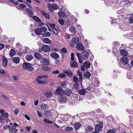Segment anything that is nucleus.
Returning <instances> with one entry per match:
<instances>
[{
  "instance_id": "3c124183",
  "label": "nucleus",
  "mask_w": 133,
  "mask_h": 133,
  "mask_svg": "<svg viewBox=\"0 0 133 133\" xmlns=\"http://www.w3.org/2000/svg\"><path fill=\"white\" fill-rule=\"evenodd\" d=\"M39 84H44L45 83H46V82H44L43 81L41 80H38L36 81Z\"/></svg>"
},
{
  "instance_id": "f8f14e48",
  "label": "nucleus",
  "mask_w": 133,
  "mask_h": 133,
  "mask_svg": "<svg viewBox=\"0 0 133 133\" xmlns=\"http://www.w3.org/2000/svg\"><path fill=\"white\" fill-rule=\"evenodd\" d=\"M41 62V64L44 65H48L49 64L48 60L44 58H42Z\"/></svg>"
},
{
  "instance_id": "aec40b11",
  "label": "nucleus",
  "mask_w": 133,
  "mask_h": 133,
  "mask_svg": "<svg viewBox=\"0 0 133 133\" xmlns=\"http://www.w3.org/2000/svg\"><path fill=\"white\" fill-rule=\"evenodd\" d=\"M26 11L28 13L29 16L30 17H31L34 15V12L32 11L29 8H26L25 9Z\"/></svg>"
},
{
  "instance_id": "bf43d9fd",
  "label": "nucleus",
  "mask_w": 133,
  "mask_h": 133,
  "mask_svg": "<svg viewBox=\"0 0 133 133\" xmlns=\"http://www.w3.org/2000/svg\"><path fill=\"white\" fill-rule=\"evenodd\" d=\"M107 133H115V132L113 130H109Z\"/></svg>"
},
{
  "instance_id": "e2e57ef3",
  "label": "nucleus",
  "mask_w": 133,
  "mask_h": 133,
  "mask_svg": "<svg viewBox=\"0 0 133 133\" xmlns=\"http://www.w3.org/2000/svg\"><path fill=\"white\" fill-rule=\"evenodd\" d=\"M42 78V76H38L36 78V81H38L41 79Z\"/></svg>"
},
{
  "instance_id": "412c9836",
  "label": "nucleus",
  "mask_w": 133,
  "mask_h": 133,
  "mask_svg": "<svg viewBox=\"0 0 133 133\" xmlns=\"http://www.w3.org/2000/svg\"><path fill=\"white\" fill-rule=\"evenodd\" d=\"M33 58V57L31 55H28L26 56L25 59L26 60L28 61H30L32 60Z\"/></svg>"
},
{
  "instance_id": "6e6552de",
  "label": "nucleus",
  "mask_w": 133,
  "mask_h": 133,
  "mask_svg": "<svg viewBox=\"0 0 133 133\" xmlns=\"http://www.w3.org/2000/svg\"><path fill=\"white\" fill-rule=\"evenodd\" d=\"M42 50L45 52L49 51L50 50V47L46 45H43L41 48Z\"/></svg>"
},
{
  "instance_id": "7c9ffc66",
  "label": "nucleus",
  "mask_w": 133,
  "mask_h": 133,
  "mask_svg": "<svg viewBox=\"0 0 133 133\" xmlns=\"http://www.w3.org/2000/svg\"><path fill=\"white\" fill-rule=\"evenodd\" d=\"M43 41L44 42L47 43H50L51 42V41L48 38H44L43 39Z\"/></svg>"
},
{
  "instance_id": "f03ea898",
  "label": "nucleus",
  "mask_w": 133,
  "mask_h": 133,
  "mask_svg": "<svg viewBox=\"0 0 133 133\" xmlns=\"http://www.w3.org/2000/svg\"><path fill=\"white\" fill-rule=\"evenodd\" d=\"M48 7V10L50 12H53L54 10H57L59 8L58 6L56 4H51L50 3L49 4Z\"/></svg>"
},
{
  "instance_id": "c85d7f7f",
  "label": "nucleus",
  "mask_w": 133,
  "mask_h": 133,
  "mask_svg": "<svg viewBox=\"0 0 133 133\" xmlns=\"http://www.w3.org/2000/svg\"><path fill=\"white\" fill-rule=\"evenodd\" d=\"M33 18L35 21L36 22H41V19L36 16H33Z\"/></svg>"
},
{
  "instance_id": "37998d69",
  "label": "nucleus",
  "mask_w": 133,
  "mask_h": 133,
  "mask_svg": "<svg viewBox=\"0 0 133 133\" xmlns=\"http://www.w3.org/2000/svg\"><path fill=\"white\" fill-rule=\"evenodd\" d=\"M58 21L60 25H64V21L62 19H59L58 20Z\"/></svg>"
},
{
  "instance_id": "6e6d98bb",
  "label": "nucleus",
  "mask_w": 133,
  "mask_h": 133,
  "mask_svg": "<svg viewBox=\"0 0 133 133\" xmlns=\"http://www.w3.org/2000/svg\"><path fill=\"white\" fill-rule=\"evenodd\" d=\"M4 45L3 44H0V50H2L4 47Z\"/></svg>"
},
{
  "instance_id": "09e8293b",
  "label": "nucleus",
  "mask_w": 133,
  "mask_h": 133,
  "mask_svg": "<svg viewBox=\"0 0 133 133\" xmlns=\"http://www.w3.org/2000/svg\"><path fill=\"white\" fill-rule=\"evenodd\" d=\"M61 85L62 87L64 88L66 87V84L65 82H61Z\"/></svg>"
},
{
  "instance_id": "c756f323",
  "label": "nucleus",
  "mask_w": 133,
  "mask_h": 133,
  "mask_svg": "<svg viewBox=\"0 0 133 133\" xmlns=\"http://www.w3.org/2000/svg\"><path fill=\"white\" fill-rule=\"evenodd\" d=\"M34 56L36 58L39 59H40L42 57L41 55L38 53H35L34 54Z\"/></svg>"
},
{
  "instance_id": "338daca9",
  "label": "nucleus",
  "mask_w": 133,
  "mask_h": 133,
  "mask_svg": "<svg viewBox=\"0 0 133 133\" xmlns=\"http://www.w3.org/2000/svg\"><path fill=\"white\" fill-rule=\"evenodd\" d=\"M130 22L131 23H133V16L130 18Z\"/></svg>"
},
{
  "instance_id": "4468645a",
  "label": "nucleus",
  "mask_w": 133,
  "mask_h": 133,
  "mask_svg": "<svg viewBox=\"0 0 133 133\" xmlns=\"http://www.w3.org/2000/svg\"><path fill=\"white\" fill-rule=\"evenodd\" d=\"M66 96L64 95V96L63 95H62L60 96L58 100L60 102H64L66 101Z\"/></svg>"
},
{
  "instance_id": "a19ab883",
  "label": "nucleus",
  "mask_w": 133,
  "mask_h": 133,
  "mask_svg": "<svg viewBox=\"0 0 133 133\" xmlns=\"http://www.w3.org/2000/svg\"><path fill=\"white\" fill-rule=\"evenodd\" d=\"M65 129L66 130L68 131H72L73 129V128L72 127H66Z\"/></svg>"
},
{
  "instance_id": "f3484780",
  "label": "nucleus",
  "mask_w": 133,
  "mask_h": 133,
  "mask_svg": "<svg viewBox=\"0 0 133 133\" xmlns=\"http://www.w3.org/2000/svg\"><path fill=\"white\" fill-rule=\"evenodd\" d=\"M71 66L72 67L77 68L78 66V65L74 59L71 60L70 61Z\"/></svg>"
},
{
  "instance_id": "774afa93",
  "label": "nucleus",
  "mask_w": 133,
  "mask_h": 133,
  "mask_svg": "<svg viewBox=\"0 0 133 133\" xmlns=\"http://www.w3.org/2000/svg\"><path fill=\"white\" fill-rule=\"evenodd\" d=\"M129 120H130V121L131 122H133V117L132 116H129Z\"/></svg>"
},
{
  "instance_id": "49530a36",
  "label": "nucleus",
  "mask_w": 133,
  "mask_h": 133,
  "mask_svg": "<svg viewBox=\"0 0 133 133\" xmlns=\"http://www.w3.org/2000/svg\"><path fill=\"white\" fill-rule=\"evenodd\" d=\"M44 122L48 123H50L51 124H53V123L52 121L46 119H44Z\"/></svg>"
},
{
  "instance_id": "79ce46f5",
  "label": "nucleus",
  "mask_w": 133,
  "mask_h": 133,
  "mask_svg": "<svg viewBox=\"0 0 133 133\" xmlns=\"http://www.w3.org/2000/svg\"><path fill=\"white\" fill-rule=\"evenodd\" d=\"M58 76L60 78H64L66 77V75L65 74L62 73L59 74V75Z\"/></svg>"
},
{
  "instance_id": "052dcab7",
  "label": "nucleus",
  "mask_w": 133,
  "mask_h": 133,
  "mask_svg": "<svg viewBox=\"0 0 133 133\" xmlns=\"http://www.w3.org/2000/svg\"><path fill=\"white\" fill-rule=\"evenodd\" d=\"M50 26L51 27V28L52 29V30H53V29L54 28H55V24H50Z\"/></svg>"
},
{
  "instance_id": "72a5a7b5",
  "label": "nucleus",
  "mask_w": 133,
  "mask_h": 133,
  "mask_svg": "<svg viewBox=\"0 0 133 133\" xmlns=\"http://www.w3.org/2000/svg\"><path fill=\"white\" fill-rule=\"evenodd\" d=\"M70 31L72 33H74L76 32V29L74 27L71 26L69 28Z\"/></svg>"
},
{
  "instance_id": "473e14b6",
  "label": "nucleus",
  "mask_w": 133,
  "mask_h": 133,
  "mask_svg": "<svg viewBox=\"0 0 133 133\" xmlns=\"http://www.w3.org/2000/svg\"><path fill=\"white\" fill-rule=\"evenodd\" d=\"M51 112L50 110L46 111L45 113V115L48 117H50L51 114Z\"/></svg>"
},
{
  "instance_id": "39448f33",
  "label": "nucleus",
  "mask_w": 133,
  "mask_h": 133,
  "mask_svg": "<svg viewBox=\"0 0 133 133\" xmlns=\"http://www.w3.org/2000/svg\"><path fill=\"white\" fill-rule=\"evenodd\" d=\"M103 127V122H101L100 124H97L95 125V130L99 133L102 130Z\"/></svg>"
},
{
  "instance_id": "ddd939ff",
  "label": "nucleus",
  "mask_w": 133,
  "mask_h": 133,
  "mask_svg": "<svg viewBox=\"0 0 133 133\" xmlns=\"http://www.w3.org/2000/svg\"><path fill=\"white\" fill-rule=\"evenodd\" d=\"M82 125V124L79 122H76L74 124V127L76 130H77Z\"/></svg>"
},
{
  "instance_id": "4d7b16f0",
  "label": "nucleus",
  "mask_w": 133,
  "mask_h": 133,
  "mask_svg": "<svg viewBox=\"0 0 133 133\" xmlns=\"http://www.w3.org/2000/svg\"><path fill=\"white\" fill-rule=\"evenodd\" d=\"M59 73V71L58 70H56V71H53L52 72V73L53 74H58Z\"/></svg>"
},
{
  "instance_id": "9b49d317",
  "label": "nucleus",
  "mask_w": 133,
  "mask_h": 133,
  "mask_svg": "<svg viewBox=\"0 0 133 133\" xmlns=\"http://www.w3.org/2000/svg\"><path fill=\"white\" fill-rule=\"evenodd\" d=\"M47 98H49L52 96V94L51 91L50 90H49L45 92V94L44 95Z\"/></svg>"
},
{
  "instance_id": "dca6fc26",
  "label": "nucleus",
  "mask_w": 133,
  "mask_h": 133,
  "mask_svg": "<svg viewBox=\"0 0 133 133\" xmlns=\"http://www.w3.org/2000/svg\"><path fill=\"white\" fill-rule=\"evenodd\" d=\"M82 54V58L84 60H86L89 56V53L87 52V51H83Z\"/></svg>"
},
{
  "instance_id": "c9c22d12",
  "label": "nucleus",
  "mask_w": 133,
  "mask_h": 133,
  "mask_svg": "<svg viewBox=\"0 0 133 133\" xmlns=\"http://www.w3.org/2000/svg\"><path fill=\"white\" fill-rule=\"evenodd\" d=\"M79 94L81 95H84L86 93L85 90L83 89H81L79 91Z\"/></svg>"
},
{
  "instance_id": "13d9d810",
  "label": "nucleus",
  "mask_w": 133,
  "mask_h": 133,
  "mask_svg": "<svg viewBox=\"0 0 133 133\" xmlns=\"http://www.w3.org/2000/svg\"><path fill=\"white\" fill-rule=\"evenodd\" d=\"M6 71L2 70V69H0V73L2 74H4L5 73Z\"/></svg>"
},
{
  "instance_id": "ea45409f",
  "label": "nucleus",
  "mask_w": 133,
  "mask_h": 133,
  "mask_svg": "<svg viewBox=\"0 0 133 133\" xmlns=\"http://www.w3.org/2000/svg\"><path fill=\"white\" fill-rule=\"evenodd\" d=\"M61 51L62 53L65 54L67 53L66 49V48H64L61 49Z\"/></svg>"
},
{
  "instance_id": "4be33fe9",
  "label": "nucleus",
  "mask_w": 133,
  "mask_h": 133,
  "mask_svg": "<svg viewBox=\"0 0 133 133\" xmlns=\"http://www.w3.org/2000/svg\"><path fill=\"white\" fill-rule=\"evenodd\" d=\"M121 54L122 55L125 57L128 55V52L127 51L124 49H122L120 51Z\"/></svg>"
},
{
  "instance_id": "a211bd4d",
  "label": "nucleus",
  "mask_w": 133,
  "mask_h": 133,
  "mask_svg": "<svg viewBox=\"0 0 133 133\" xmlns=\"http://www.w3.org/2000/svg\"><path fill=\"white\" fill-rule=\"evenodd\" d=\"M12 60L14 63H19L20 62V58L18 57H15L12 58Z\"/></svg>"
},
{
  "instance_id": "58836bf2",
  "label": "nucleus",
  "mask_w": 133,
  "mask_h": 133,
  "mask_svg": "<svg viewBox=\"0 0 133 133\" xmlns=\"http://www.w3.org/2000/svg\"><path fill=\"white\" fill-rule=\"evenodd\" d=\"M41 32H45L47 31V29L46 28L45 26H42L40 28Z\"/></svg>"
},
{
  "instance_id": "4c0bfd02",
  "label": "nucleus",
  "mask_w": 133,
  "mask_h": 133,
  "mask_svg": "<svg viewBox=\"0 0 133 133\" xmlns=\"http://www.w3.org/2000/svg\"><path fill=\"white\" fill-rule=\"evenodd\" d=\"M79 84L78 82L75 83L73 84V87L74 89H77L78 88V86H79Z\"/></svg>"
},
{
  "instance_id": "680f3d73",
  "label": "nucleus",
  "mask_w": 133,
  "mask_h": 133,
  "mask_svg": "<svg viewBox=\"0 0 133 133\" xmlns=\"http://www.w3.org/2000/svg\"><path fill=\"white\" fill-rule=\"evenodd\" d=\"M71 60H73L74 59V54L72 52L71 53Z\"/></svg>"
},
{
  "instance_id": "0eeeda50",
  "label": "nucleus",
  "mask_w": 133,
  "mask_h": 133,
  "mask_svg": "<svg viewBox=\"0 0 133 133\" xmlns=\"http://www.w3.org/2000/svg\"><path fill=\"white\" fill-rule=\"evenodd\" d=\"M8 60L4 56L2 57V65L3 68L6 67L7 65Z\"/></svg>"
},
{
  "instance_id": "de8ad7c7",
  "label": "nucleus",
  "mask_w": 133,
  "mask_h": 133,
  "mask_svg": "<svg viewBox=\"0 0 133 133\" xmlns=\"http://www.w3.org/2000/svg\"><path fill=\"white\" fill-rule=\"evenodd\" d=\"M54 34L57 35L58 33V30L55 28H54L52 30Z\"/></svg>"
},
{
  "instance_id": "603ef678",
  "label": "nucleus",
  "mask_w": 133,
  "mask_h": 133,
  "mask_svg": "<svg viewBox=\"0 0 133 133\" xmlns=\"http://www.w3.org/2000/svg\"><path fill=\"white\" fill-rule=\"evenodd\" d=\"M43 15H44L47 18H49V15L48 14L44 12L43 14Z\"/></svg>"
},
{
  "instance_id": "2f4dec72",
  "label": "nucleus",
  "mask_w": 133,
  "mask_h": 133,
  "mask_svg": "<svg viewBox=\"0 0 133 133\" xmlns=\"http://www.w3.org/2000/svg\"><path fill=\"white\" fill-rule=\"evenodd\" d=\"M60 18L64 17L65 16V13L63 11L61 12L58 14Z\"/></svg>"
},
{
  "instance_id": "c03bdc74",
  "label": "nucleus",
  "mask_w": 133,
  "mask_h": 133,
  "mask_svg": "<svg viewBox=\"0 0 133 133\" xmlns=\"http://www.w3.org/2000/svg\"><path fill=\"white\" fill-rule=\"evenodd\" d=\"M43 35L44 37H49L51 36V34L49 32H46Z\"/></svg>"
},
{
  "instance_id": "7ed1b4c3",
  "label": "nucleus",
  "mask_w": 133,
  "mask_h": 133,
  "mask_svg": "<svg viewBox=\"0 0 133 133\" xmlns=\"http://www.w3.org/2000/svg\"><path fill=\"white\" fill-rule=\"evenodd\" d=\"M129 59L126 57H124L122 58L120 60L121 63L123 65H125L128 66L129 68H130V65L128 64Z\"/></svg>"
},
{
  "instance_id": "423d86ee",
  "label": "nucleus",
  "mask_w": 133,
  "mask_h": 133,
  "mask_svg": "<svg viewBox=\"0 0 133 133\" xmlns=\"http://www.w3.org/2000/svg\"><path fill=\"white\" fill-rule=\"evenodd\" d=\"M79 41V39L76 37H74L72 38L71 42L70 43V46L72 47L74 46L75 45L77 44V42Z\"/></svg>"
},
{
  "instance_id": "b1692460",
  "label": "nucleus",
  "mask_w": 133,
  "mask_h": 133,
  "mask_svg": "<svg viewBox=\"0 0 133 133\" xmlns=\"http://www.w3.org/2000/svg\"><path fill=\"white\" fill-rule=\"evenodd\" d=\"M64 93L67 96H70L72 93V91L70 89H68L64 91Z\"/></svg>"
},
{
  "instance_id": "e433bc0d",
  "label": "nucleus",
  "mask_w": 133,
  "mask_h": 133,
  "mask_svg": "<svg viewBox=\"0 0 133 133\" xmlns=\"http://www.w3.org/2000/svg\"><path fill=\"white\" fill-rule=\"evenodd\" d=\"M48 106L45 104H42L41 105V107L44 110H45L48 108Z\"/></svg>"
},
{
  "instance_id": "cd10ccee",
  "label": "nucleus",
  "mask_w": 133,
  "mask_h": 133,
  "mask_svg": "<svg viewBox=\"0 0 133 133\" xmlns=\"http://www.w3.org/2000/svg\"><path fill=\"white\" fill-rule=\"evenodd\" d=\"M4 117L5 118H6L8 117V114L7 113H4L2 114V117H1L0 119L1 120L2 119V122H3V117Z\"/></svg>"
},
{
  "instance_id": "bb28decb",
  "label": "nucleus",
  "mask_w": 133,
  "mask_h": 133,
  "mask_svg": "<svg viewBox=\"0 0 133 133\" xmlns=\"http://www.w3.org/2000/svg\"><path fill=\"white\" fill-rule=\"evenodd\" d=\"M93 127L91 126H89L88 125H87L85 128V129L87 131H91L94 129Z\"/></svg>"
},
{
  "instance_id": "69168bd1",
  "label": "nucleus",
  "mask_w": 133,
  "mask_h": 133,
  "mask_svg": "<svg viewBox=\"0 0 133 133\" xmlns=\"http://www.w3.org/2000/svg\"><path fill=\"white\" fill-rule=\"evenodd\" d=\"M19 112V110L18 109H16L14 111V113L15 114H17Z\"/></svg>"
},
{
  "instance_id": "5701e85b",
  "label": "nucleus",
  "mask_w": 133,
  "mask_h": 133,
  "mask_svg": "<svg viewBox=\"0 0 133 133\" xmlns=\"http://www.w3.org/2000/svg\"><path fill=\"white\" fill-rule=\"evenodd\" d=\"M83 65L86 68H89L90 65V64L88 61H86L83 63Z\"/></svg>"
},
{
  "instance_id": "5fc2aeb1",
  "label": "nucleus",
  "mask_w": 133,
  "mask_h": 133,
  "mask_svg": "<svg viewBox=\"0 0 133 133\" xmlns=\"http://www.w3.org/2000/svg\"><path fill=\"white\" fill-rule=\"evenodd\" d=\"M79 81L80 83L82 82V75L79 76Z\"/></svg>"
},
{
  "instance_id": "a878e982",
  "label": "nucleus",
  "mask_w": 133,
  "mask_h": 133,
  "mask_svg": "<svg viewBox=\"0 0 133 133\" xmlns=\"http://www.w3.org/2000/svg\"><path fill=\"white\" fill-rule=\"evenodd\" d=\"M91 74L88 71H86L85 72L84 75V76L86 78H89L91 76Z\"/></svg>"
},
{
  "instance_id": "2eb2a0df",
  "label": "nucleus",
  "mask_w": 133,
  "mask_h": 133,
  "mask_svg": "<svg viewBox=\"0 0 133 133\" xmlns=\"http://www.w3.org/2000/svg\"><path fill=\"white\" fill-rule=\"evenodd\" d=\"M63 72L65 73L68 76L70 77H72V74L71 71L70 70H63Z\"/></svg>"
},
{
  "instance_id": "8fccbe9b",
  "label": "nucleus",
  "mask_w": 133,
  "mask_h": 133,
  "mask_svg": "<svg viewBox=\"0 0 133 133\" xmlns=\"http://www.w3.org/2000/svg\"><path fill=\"white\" fill-rule=\"evenodd\" d=\"M73 81L74 82H75V83L78 82H79L78 79L76 76H74L73 77Z\"/></svg>"
},
{
  "instance_id": "393cba45",
  "label": "nucleus",
  "mask_w": 133,
  "mask_h": 133,
  "mask_svg": "<svg viewBox=\"0 0 133 133\" xmlns=\"http://www.w3.org/2000/svg\"><path fill=\"white\" fill-rule=\"evenodd\" d=\"M35 32L36 35H39L41 34V29L39 28H37L35 31Z\"/></svg>"
},
{
  "instance_id": "a18cd8bd",
  "label": "nucleus",
  "mask_w": 133,
  "mask_h": 133,
  "mask_svg": "<svg viewBox=\"0 0 133 133\" xmlns=\"http://www.w3.org/2000/svg\"><path fill=\"white\" fill-rule=\"evenodd\" d=\"M10 2H12L14 4L17 5L18 4V2L14 0H9Z\"/></svg>"
},
{
  "instance_id": "6ab92c4d",
  "label": "nucleus",
  "mask_w": 133,
  "mask_h": 133,
  "mask_svg": "<svg viewBox=\"0 0 133 133\" xmlns=\"http://www.w3.org/2000/svg\"><path fill=\"white\" fill-rule=\"evenodd\" d=\"M50 56L51 57L55 59H58L59 58V55L55 52L51 53L50 54Z\"/></svg>"
},
{
  "instance_id": "f257e3e1",
  "label": "nucleus",
  "mask_w": 133,
  "mask_h": 133,
  "mask_svg": "<svg viewBox=\"0 0 133 133\" xmlns=\"http://www.w3.org/2000/svg\"><path fill=\"white\" fill-rule=\"evenodd\" d=\"M23 68L25 69H27L30 71H32L34 70V69L32 67V64L29 63L25 62L23 65Z\"/></svg>"
},
{
  "instance_id": "864d4df0",
  "label": "nucleus",
  "mask_w": 133,
  "mask_h": 133,
  "mask_svg": "<svg viewBox=\"0 0 133 133\" xmlns=\"http://www.w3.org/2000/svg\"><path fill=\"white\" fill-rule=\"evenodd\" d=\"M19 6L23 8H24L26 7V5L24 4H21L19 5Z\"/></svg>"
},
{
  "instance_id": "9d476101",
  "label": "nucleus",
  "mask_w": 133,
  "mask_h": 133,
  "mask_svg": "<svg viewBox=\"0 0 133 133\" xmlns=\"http://www.w3.org/2000/svg\"><path fill=\"white\" fill-rule=\"evenodd\" d=\"M76 49L79 51H82L84 50V46L81 43L77 44L76 46Z\"/></svg>"
},
{
  "instance_id": "f704fd0d",
  "label": "nucleus",
  "mask_w": 133,
  "mask_h": 133,
  "mask_svg": "<svg viewBox=\"0 0 133 133\" xmlns=\"http://www.w3.org/2000/svg\"><path fill=\"white\" fill-rule=\"evenodd\" d=\"M15 53V51L14 49H11L10 51V55L11 56H13Z\"/></svg>"
},
{
  "instance_id": "20e7f679",
  "label": "nucleus",
  "mask_w": 133,
  "mask_h": 133,
  "mask_svg": "<svg viewBox=\"0 0 133 133\" xmlns=\"http://www.w3.org/2000/svg\"><path fill=\"white\" fill-rule=\"evenodd\" d=\"M55 92L56 94L57 95H60V96L63 95V94L64 93V90L60 86H59L57 88Z\"/></svg>"
},
{
  "instance_id": "0e129e2a",
  "label": "nucleus",
  "mask_w": 133,
  "mask_h": 133,
  "mask_svg": "<svg viewBox=\"0 0 133 133\" xmlns=\"http://www.w3.org/2000/svg\"><path fill=\"white\" fill-rule=\"evenodd\" d=\"M26 119L28 120H30V118L26 114H25L24 115Z\"/></svg>"
},
{
  "instance_id": "1a4fd4ad",
  "label": "nucleus",
  "mask_w": 133,
  "mask_h": 133,
  "mask_svg": "<svg viewBox=\"0 0 133 133\" xmlns=\"http://www.w3.org/2000/svg\"><path fill=\"white\" fill-rule=\"evenodd\" d=\"M9 130L11 133H14L18 131V129H16V127L14 126H11L9 129Z\"/></svg>"
}]
</instances>
